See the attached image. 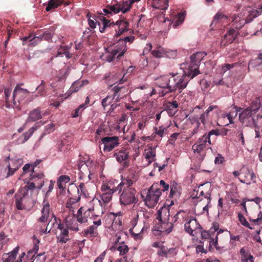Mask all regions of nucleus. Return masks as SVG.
I'll list each match as a JSON object with an SVG mask.
<instances>
[{
  "mask_svg": "<svg viewBox=\"0 0 262 262\" xmlns=\"http://www.w3.org/2000/svg\"><path fill=\"white\" fill-rule=\"evenodd\" d=\"M102 17L101 19L103 26L101 27L100 23H98L99 30L101 33L110 32L114 37H118L128 30L129 23L125 18L123 17L115 23L106 19L104 16Z\"/></svg>",
  "mask_w": 262,
  "mask_h": 262,
  "instance_id": "1",
  "label": "nucleus"
},
{
  "mask_svg": "<svg viewBox=\"0 0 262 262\" xmlns=\"http://www.w3.org/2000/svg\"><path fill=\"white\" fill-rule=\"evenodd\" d=\"M259 103H255L246 109L239 114L240 121L245 126L262 127V116L257 114Z\"/></svg>",
  "mask_w": 262,
  "mask_h": 262,
  "instance_id": "2",
  "label": "nucleus"
},
{
  "mask_svg": "<svg viewBox=\"0 0 262 262\" xmlns=\"http://www.w3.org/2000/svg\"><path fill=\"white\" fill-rule=\"evenodd\" d=\"M261 13L262 6L258 7L257 10L253 9L251 7L245 8L241 13L232 16V26L237 29H240L246 24L250 23Z\"/></svg>",
  "mask_w": 262,
  "mask_h": 262,
  "instance_id": "3",
  "label": "nucleus"
},
{
  "mask_svg": "<svg viewBox=\"0 0 262 262\" xmlns=\"http://www.w3.org/2000/svg\"><path fill=\"white\" fill-rule=\"evenodd\" d=\"M191 79L185 74V69L184 70L183 75H180L178 73H170L168 75V88H167V94L175 92L177 91H178L179 93H181L182 90L186 87L188 81Z\"/></svg>",
  "mask_w": 262,
  "mask_h": 262,
  "instance_id": "4",
  "label": "nucleus"
},
{
  "mask_svg": "<svg viewBox=\"0 0 262 262\" xmlns=\"http://www.w3.org/2000/svg\"><path fill=\"white\" fill-rule=\"evenodd\" d=\"M220 225L217 222H213L212 226L208 231L201 229L200 233L203 239H208L209 243V250L210 251L214 248L219 249L217 246L218 236L224 232L223 229H219Z\"/></svg>",
  "mask_w": 262,
  "mask_h": 262,
  "instance_id": "5",
  "label": "nucleus"
},
{
  "mask_svg": "<svg viewBox=\"0 0 262 262\" xmlns=\"http://www.w3.org/2000/svg\"><path fill=\"white\" fill-rule=\"evenodd\" d=\"M206 55V53L204 52H198L190 57V63L184 67L185 74L188 77L193 78L200 73L199 70L200 62Z\"/></svg>",
  "mask_w": 262,
  "mask_h": 262,
  "instance_id": "6",
  "label": "nucleus"
},
{
  "mask_svg": "<svg viewBox=\"0 0 262 262\" xmlns=\"http://www.w3.org/2000/svg\"><path fill=\"white\" fill-rule=\"evenodd\" d=\"M120 193L119 200L121 204L128 205L136 204L138 201L136 196L137 191L135 188H122L118 189Z\"/></svg>",
  "mask_w": 262,
  "mask_h": 262,
  "instance_id": "7",
  "label": "nucleus"
},
{
  "mask_svg": "<svg viewBox=\"0 0 262 262\" xmlns=\"http://www.w3.org/2000/svg\"><path fill=\"white\" fill-rule=\"evenodd\" d=\"M157 184H153L146 192V196L144 199L145 205L149 208L154 207L158 203L162 192L158 190Z\"/></svg>",
  "mask_w": 262,
  "mask_h": 262,
  "instance_id": "8",
  "label": "nucleus"
},
{
  "mask_svg": "<svg viewBox=\"0 0 262 262\" xmlns=\"http://www.w3.org/2000/svg\"><path fill=\"white\" fill-rule=\"evenodd\" d=\"M209 145L206 138L203 136L199 138L195 144L192 146V149L194 156L198 159L200 162H202L206 156V147Z\"/></svg>",
  "mask_w": 262,
  "mask_h": 262,
  "instance_id": "9",
  "label": "nucleus"
},
{
  "mask_svg": "<svg viewBox=\"0 0 262 262\" xmlns=\"http://www.w3.org/2000/svg\"><path fill=\"white\" fill-rule=\"evenodd\" d=\"M118 190V187L113 186L112 184L103 183L101 187L100 198L104 205L108 204L112 199L113 194Z\"/></svg>",
  "mask_w": 262,
  "mask_h": 262,
  "instance_id": "10",
  "label": "nucleus"
},
{
  "mask_svg": "<svg viewBox=\"0 0 262 262\" xmlns=\"http://www.w3.org/2000/svg\"><path fill=\"white\" fill-rule=\"evenodd\" d=\"M20 85H23V84H17L12 95L13 103L16 106L21 103H25V99L30 93L27 89L21 88Z\"/></svg>",
  "mask_w": 262,
  "mask_h": 262,
  "instance_id": "11",
  "label": "nucleus"
},
{
  "mask_svg": "<svg viewBox=\"0 0 262 262\" xmlns=\"http://www.w3.org/2000/svg\"><path fill=\"white\" fill-rule=\"evenodd\" d=\"M189 216L190 215L187 212L182 210H180L172 217L171 222L167 223L169 227L165 230V231L168 233H170L173 227V223L182 224L186 222Z\"/></svg>",
  "mask_w": 262,
  "mask_h": 262,
  "instance_id": "12",
  "label": "nucleus"
},
{
  "mask_svg": "<svg viewBox=\"0 0 262 262\" xmlns=\"http://www.w3.org/2000/svg\"><path fill=\"white\" fill-rule=\"evenodd\" d=\"M202 228L196 219L191 216L189 217V219L184 224L185 231L192 236L194 235L193 232H195L198 230L200 233Z\"/></svg>",
  "mask_w": 262,
  "mask_h": 262,
  "instance_id": "13",
  "label": "nucleus"
},
{
  "mask_svg": "<svg viewBox=\"0 0 262 262\" xmlns=\"http://www.w3.org/2000/svg\"><path fill=\"white\" fill-rule=\"evenodd\" d=\"M101 142L104 145L103 150L104 152L112 150L119 144V138L117 136L102 138Z\"/></svg>",
  "mask_w": 262,
  "mask_h": 262,
  "instance_id": "14",
  "label": "nucleus"
},
{
  "mask_svg": "<svg viewBox=\"0 0 262 262\" xmlns=\"http://www.w3.org/2000/svg\"><path fill=\"white\" fill-rule=\"evenodd\" d=\"M230 23V19L225 14L221 12H217L213 17L210 26H214L216 28L220 26H225Z\"/></svg>",
  "mask_w": 262,
  "mask_h": 262,
  "instance_id": "15",
  "label": "nucleus"
},
{
  "mask_svg": "<svg viewBox=\"0 0 262 262\" xmlns=\"http://www.w3.org/2000/svg\"><path fill=\"white\" fill-rule=\"evenodd\" d=\"M58 224V229L60 231V233L57 236V242L61 244H66L71 239V235L69 233V230L66 227L64 224L61 223Z\"/></svg>",
  "mask_w": 262,
  "mask_h": 262,
  "instance_id": "16",
  "label": "nucleus"
},
{
  "mask_svg": "<svg viewBox=\"0 0 262 262\" xmlns=\"http://www.w3.org/2000/svg\"><path fill=\"white\" fill-rule=\"evenodd\" d=\"M19 247H15L11 252L4 254L3 256V262H22L21 258L24 256L25 253L23 252L16 259Z\"/></svg>",
  "mask_w": 262,
  "mask_h": 262,
  "instance_id": "17",
  "label": "nucleus"
},
{
  "mask_svg": "<svg viewBox=\"0 0 262 262\" xmlns=\"http://www.w3.org/2000/svg\"><path fill=\"white\" fill-rule=\"evenodd\" d=\"M240 173L242 175V178H238L239 180L243 183L250 184L254 181L255 176L253 171H251L248 167H243L240 169Z\"/></svg>",
  "mask_w": 262,
  "mask_h": 262,
  "instance_id": "18",
  "label": "nucleus"
},
{
  "mask_svg": "<svg viewBox=\"0 0 262 262\" xmlns=\"http://www.w3.org/2000/svg\"><path fill=\"white\" fill-rule=\"evenodd\" d=\"M68 192L71 195H74L75 193L80 195L82 194L85 198L89 196V193L83 182L80 183L78 186L71 185L68 189Z\"/></svg>",
  "mask_w": 262,
  "mask_h": 262,
  "instance_id": "19",
  "label": "nucleus"
},
{
  "mask_svg": "<svg viewBox=\"0 0 262 262\" xmlns=\"http://www.w3.org/2000/svg\"><path fill=\"white\" fill-rule=\"evenodd\" d=\"M23 41V45H25L27 42H30V45L35 47L37 46L43 39V34L36 35L33 33H30L28 36H25L21 38Z\"/></svg>",
  "mask_w": 262,
  "mask_h": 262,
  "instance_id": "20",
  "label": "nucleus"
},
{
  "mask_svg": "<svg viewBox=\"0 0 262 262\" xmlns=\"http://www.w3.org/2000/svg\"><path fill=\"white\" fill-rule=\"evenodd\" d=\"M41 213V215L38 218V222L41 223H46L50 217V214L52 215L53 213L50 212V205L48 200L43 199Z\"/></svg>",
  "mask_w": 262,
  "mask_h": 262,
  "instance_id": "21",
  "label": "nucleus"
},
{
  "mask_svg": "<svg viewBox=\"0 0 262 262\" xmlns=\"http://www.w3.org/2000/svg\"><path fill=\"white\" fill-rule=\"evenodd\" d=\"M138 214H137L129 223L130 228L129 229V232L135 240L140 239L142 237L141 232L143 230V228H142L139 232V230H137V229H135V228L138 223Z\"/></svg>",
  "mask_w": 262,
  "mask_h": 262,
  "instance_id": "22",
  "label": "nucleus"
},
{
  "mask_svg": "<svg viewBox=\"0 0 262 262\" xmlns=\"http://www.w3.org/2000/svg\"><path fill=\"white\" fill-rule=\"evenodd\" d=\"M238 35V31L234 29H229L227 33L222 38L220 45L221 46H226L232 43Z\"/></svg>",
  "mask_w": 262,
  "mask_h": 262,
  "instance_id": "23",
  "label": "nucleus"
},
{
  "mask_svg": "<svg viewBox=\"0 0 262 262\" xmlns=\"http://www.w3.org/2000/svg\"><path fill=\"white\" fill-rule=\"evenodd\" d=\"M44 177L43 173L33 171L30 174L29 180L34 183L37 189H40L44 184Z\"/></svg>",
  "mask_w": 262,
  "mask_h": 262,
  "instance_id": "24",
  "label": "nucleus"
},
{
  "mask_svg": "<svg viewBox=\"0 0 262 262\" xmlns=\"http://www.w3.org/2000/svg\"><path fill=\"white\" fill-rule=\"evenodd\" d=\"M92 212L83 207H80L77 211L76 219L80 223H85L88 222V219L91 218L93 215Z\"/></svg>",
  "mask_w": 262,
  "mask_h": 262,
  "instance_id": "25",
  "label": "nucleus"
},
{
  "mask_svg": "<svg viewBox=\"0 0 262 262\" xmlns=\"http://www.w3.org/2000/svg\"><path fill=\"white\" fill-rule=\"evenodd\" d=\"M127 46L125 45L124 42L122 41L118 40V44L114 46L113 48H111V50L113 51V53H114V55H117V58L118 59H120L121 57L123 56L124 54L127 51Z\"/></svg>",
  "mask_w": 262,
  "mask_h": 262,
  "instance_id": "26",
  "label": "nucleus"
},
{
  "mask_svg": "<svg viewBox=\"0 0 262 262\" xmlns=\"http://www.w3.org/2000/svg\"><path fill=\"white\" fill-rule=\"evenodd\" d=\"M116 151L114 154V157L116 158L117 161L124 167L128 165V154L126 150H120L118 151Z\"/></svg>",
  "mask_w": 262,
  "mask_h": 262,
  "instance_id": "27",
  "label": "nucleus"
},
{
  "mask_svg": "<svg viewBox=\"0 0 262 262\" xmlns=\"http://www.w3.org/2000/svg\"><path fill=\"white\" fill-rule=\"evenodd\" d=\"M168 75L161 76L156 79V83L159 88L163 89L162 93L163 95L167 94Z\"/></svg>",
  "mask_w": 262,
  "mask_h": 262,
  "instance_id": "28",
  "label": "nucleus"
},
{
  "mask_svg": "<svg viewBox=\"0 0 262 262\" xmlns=\"http://www.w3.org/2000/svg\"><path fill=\"white\" fill-rule=\"evenodd\" d=\"M108 9L111 12V15L113 14L118 13L119 12H122V13H125L128 11L127 8L125 6L124 2L117 3L114 5H108Z\"/></svg>",
  "mask_w": 262,
  "mask_h": 262,
  "instance_id": "29",
  "label": "nucleus"
},
{
  "mask_svg": "<svg viewBox=\"0 0 262 262\" xmlns=\"http://www.w3.org/2000/svg\"><path fill=\"white\" fill-rule=\"evenodd\" d=\"M165 110L169 116H173L178 112V104L177 101L167 102L164 104Z\"/></svg>",
  "mask_w": 262,
  "mask_h": 262,
  "instance_id": "30",
  "label": "nucleus"
},
{
  "mask_svg": "<svg viewBox=\"0 0 262 262\" xmlns=\"http://www.w3.org/2000/svg\"><path fill=\"white\" fill-rule=\"evenodd\" d=\"M82 233L83 236L90 239H93L98 236L97 228L95 225L90 226L82 231Z\"/></svg>",
  "mask_w": 262,
  "mask_h": 262,
  "instance_id": "31",
  "label": "nucleus"
},
{
  "mask_svg": "<svg viewBox=\"0 0 262 262\" xmlns=\"http://www.w3.org/2000/svg\"><path fill=\"white\" fill-rule=\"evenodd\" d=\"M58 219L54 215V213L52 214V218L49 220V222L46 226V228H43L41 226L39 229V232L41 233L47 234L50 232L52 227L55 223H57Z\"/></svg>",
  "mask_w": 262,
  "mask_h": 262,
  "instance_id": "32",
  "label": "nucleus"
},
{
  "mask_svg": "<svg viewBox=\"0 0 262 262\" xmlns=\"http://www.w3.org/2000/svg\"><path fill=\"white\" fill-rule=\"evenodd\" d=\"M181 194V188L176 182H173L170 186L169 197L176 200L179 198Z\"/></svg>",
  "mask_w": 262,
  "mask_h": 262,
  "instance_id": "33",
  "label": "nucleus"
},
{
  "mask_svg": "<svg viewBox=\"0 0 262 262\" xmlns=\"http://www.w3.org/2000/svg\"><path fill=\"white\" fill-rule=\"evenodd\" d=\"M152 6L157 9L165 10L168 7V0H152Z\"/></svg>",
  "mask_w": 262,
  "mask_h": 262,
  "instance_id": "34",
  "label": "nucleus"
},
{
  "mask_svg": "<svg viewBox=\"0 0 262 262\" xmlns=\"http://www.w3.org/2000/svg\"><path fill=\"white\" fill-rule=\"evenodd\" d=\"M97 204L102 206L101 200L96 198H93L85 206H82V207L93 212L95 209V206Z\"/></svg>",
  "mask_w": 262,
  "mask_h": 262,
  "instance_id": "35",
  "label": "nucleus"
},
{
  "mask_svg": "<svg viewBox=\"0 0 262 262\" xmlns=\"http://www.w3.org/2000/svg\"><path fill=\"white\" fill-rule=\"evenodd\" d=\"M144 155L145 159L148 161V164H151L156 156V150L152 147H149L145 150Z\"/></svg>",
  "mask_w": 262,
  "mask_h": 262,
  "instance_id": "36",
  "label": "nucleus"
},
{
  "mask_svg": "<svg viewBox=\"0 0 262 262\" xmlns=\"http://www.w3.org/2000/svg\"><path fill=\"white\" fill-rule=\"evenodd\" d=\"M41 118V112L39 108H37L30 112L28 121H36Z\"/></svg>",
  "mask_w": 262,
  "mask_h": 262,
  "instance_id": "37",
  "label": "nucleus"
},
{
  "mask_svg": "<svg viewBox=\"0 0 262 262\" xmlns=\"http://www.w3.org/2000/svg\"><path fill=\"white\" fill-rule=\"evenodd\" d=\"M77 222L75 219L67 220L64 225L68 230L77 232L79 230Z\"/></svg>",
  "mask_w": 262,
  "mask_h": 262,
  "instance_id": "38",
  "label": "nucleus"
},
{
  "mask_svg": "<svg viewBox=\"0 0 262 262\" xmlns=\"http://www.w3.org/2000/svg\"><path fill=\"white\" fill-rule=\"evenodd\" d=\"M64 0H50L46 8V10L49 12L52 9H56L62 4Z\"/></svg>",
  "mask_w": 262,
  "mask_h": 262,
  "instance_id": "39",
  "label": "nucleus"
},
{
  "mask_svg": "<svg viewBox=\"0 0 262 262\" xmlns=\"http://www.w3.org/2000/svg\"><path fill=\"white\" fill-rule=\"evenodd\" d=\"M35 130L34 127L30 128L27 132L24 133L18 139L20 143H24L26 142L33 135Z\"/></svg>",
  "mask_w": 262,
  "mask_h": 262,
  "instance_id": "40",
  "label": "nucleus"
},
{
  "mask_svg": "<svg viewBox=\"0 0 262 262\" xmlns=\"http://www.w3.org/2000/svg\"><path fill=\"white\" fill-rule=\"evenodd\" d=\"M70 180L69 176L66 175H62L60 176L57 180V186L60 189L63 190L65 188V185Z\"/></svg>",
  "mask_w": 262,
  "mask_h": 262,
  "instance_id": "41",
  "label": "nucleus"
},
{
  "mask_svg": "<svg viewBox=\"0 0 262 262\" xmlns=\"http://www.w3.org/2000/svg\"><path fill=\"white\" fill-rule=\"evenodd\" d=\"M186 16L185 12H180L178 14L177 16L174 18L173 23V27L177 28L179 25H181L184 21Z\"/></svg>",
  "mask_w": 262,
  "mask_h": 262,
  "instance_id": "42",
  "label": "nucleus"
},
{
  "mask_svg": "<svg viewBox=\"0 0 262 262\" xmlns=\"http://www.w3.org/2000/svg\"><path fill=\"white\" fill-rule=\"evenodd\" d=\"M80 200V194H76L71 195L66 203V207L69 209L73 208V205L78 202Z\"/></svg>",
  "mask_w": 262,
  "mask_h": 262,
  "instance_id": "43",
  "label": "nucleus"
},
{
  "mask_svg": "<svg viewBox=\"0 0 262 262\" xmlns=\"http://www.w3.org/2000/svg\"><path fill=\"white\" fill-rule=\"evenodd\" d=\"M112 91L115 93V96L120 94L124 97L125 95V93L127 92L128 89L124 86L119 85V84H118L113 88Z\"/></svg>",
  "mask_w": 262,
  "mask_h": 262,
  "instance_id": "44",
  "label": "nucleus"
},
{
  "mask_svg": "<svg viewBox=\"0 0 262 262\" xmlns=\"http://www.w3.org/2000/svg\"><path fill=\"white\" fill-rule=\"evenodd\" d=\"M136 182L134 180H132L129 178L127 177L125 179L123 180V181L120 183L117 187L118 189L120 187L122 188H134L133 185L134 183Z\"/></svg>",
  "mask_w": 262,
  "mask_h": 262,
  "instance_id": "45",
  "label": "nucleus"
},
{
  "mask_svg": "<svg viewBox=\"0 0 262 262\" xmlns=\"http://www.w3.org/2000/svg\"><path fill=\"white\" fill-rule=\"evenodd\" d=\"M168 213L167 216H169V210H167L166 208H161L159 209L157 213L156 219L159 221L161 224H164L166 221V219H163L162 214L165 213V214Z\"/></svg>",
  "mask_w": 262,
  "mask_h": 262,
  "instance_id": "46",
  "label": "nucleus"
},
{
  "mask_svg": "<svg viewBox=\"0 0 262 262\" xmlns=\"http://www.w3.org/2000/svg\"><path fill=\"white\" fill-rule=\"evenodd\" d=\"M166 53V51L161 46L158 47L157 49L151 51L152 55L156 58L163 57Z\"/></svg>",
  "mask_w": 262,
  "mask_h": 262,
  "instance_id": "47",
  "label": "nucleus"
},
{
  "mask_svg": "<svg viewBox=\"0 0 262 262\" xmlns=\"http://www.w3.org/2000/svg\"><path fill=\"white\" fill-rule=\"evenodd\" d=\"M107 127L104 124H101L99 126L96 132V139L99 137L105 136L107 135Z\"/></svg>",
  "mask_w": 262,
  "mask_h": 262,
  "instance_id": "48",
  "label": "nucleus"
},
{
  "mask_svg": "<svg viewBox=\"0 0 262 262\" xmlns=\"http://www.w3.org/2000/svg\"><path fill=\"white\" fill-rule=\"evenodd\" d=\"M116 97V96H115V93L114 92L113 95H109L103 98L101 101V104L103 108L105 109L109 104H112L113 102H114V100Z\"/></svg>",
  "mask_w": 262,
  "mask_h": 262,
  "instance_id": "49",
  "label": "nucleus"
},
{
  "mask_svg": "<svg viewBox=\"0 0 262 262\" xmlns=\"http://www.w3.org/2000/svg\"><path fill=\"white\" fill-rule=\"evenodd\" d=\"M11 94V90L9 88H6L4 90V95L6 105L7 107H9L10 105V103L13 101L12 97L10 98Z\"/></svg>",
  "mask_w": 262,
  "mask_h": 262,
  "instance_id": "50",
  "label": "nucleus"
},
{
  "mask_svg": "<svg viewBox=\"0 0 262 262\" xmlns=\"http://www.w3.org/2000/svg\"><path fill=\"white\" fill-rule=\"evenodd\" d=\"M35 188H37V186L34 184V183L29 180L27 183V185L21 190V193H24V196L26 195L29 190L32 191Z\"/></svg>",
  "mask_w": 262,
  "mask_h": 262,
  "instance_id": "51",
  "label": "nucleus"
},
{
  "mask_svg": "<svg viewBox=\"0 0 262 262\" xmlns=\"http://www.w3.org/2000/svg\"><path fill=\"white\" fill-rule=\"evenodd\" d=\"M106 51L107 53L103 56V60L110 62L113 60L116 55H114V53H113V51L110 47L106 49Z\"/></svg>",
  "mask_w": 262,
  "mask_h": 262,
  "instance_id": "52",
  "label": "nucleus"
},
{
  "mask_svg": "<svg viewBox=\"0 0 262 262\" xmlns=\"http://www.w3.org/2000/svg\"><path fill=\"white\" fill-rule=\"evenodd\" d=\"M237 107H234L230 112L227 115L228 119L230 123H233V119L236 117L238 114Z\"/></svg>",
  "mask_w": 262,
  "mask_h": 262,
  "instance_id": "53",
  "label": "nucleus"
},
{
  "mask_svg": "<svg viewBox=\"0 0 262 262\" xmlns=\"http://www.w3.org/2000/svg\"><path fill=\"white\" fill-rule=\"evenodd\" d=\"M54 33V29L53 28L46 30L43 33V39L48 41H50L52 39Z\"/></svg>",
  "mask_w": 262,
  "mask_h": 262,
  "instance_id": "54",
  "label": "nucleus"
},
{
  "mask_svg": "<svg viewBox=\"0 0 262 262\" xmlns=\"http://www.w3.org/2000/svg\"><path fill=\"white\" fill-rule=\"evenodd\" d=\"M86 107L85 104L80 105L72 114V117L73 118L77 117L82 114L83 110Z\"/></svg>",
  "mask_w": 262,
  "mask_h": 262,
  "instance_id": "55",
  "label": "nucleus"
},
{
  "mask_svg": "<svg viewBox=\"0 0 262 262\" xmlns=\"http://www.w3.org/2000/svg\"><path fill=\"white\" fill-rule=\"evenodd\" d=\"M22 196H20L19 198L18 196L15 201V205L16 208L18 210H23L25 209V206L23 204V201L26 195L24 196V193H22Z\"/></svg>",
  "mask_w": 262,
  "mask_h": 262,
  "instance_id": "56",
  "label": "nucleus"
},
{
  "mask_svg": "<svg viewBox=\"0 0 262 262\" xmlns=\"http://www.w3.org/2000/svg\"><path fill=\"white\" fill-rule=\"evenodd\" d=\"M158 186V190L160 192L162 191L164 192L167 191L169 189V186L168 184H166L164 180H161L159 183H156Z\"/></svg>",
  "mask_w": 262,
  "mask_h": 262,
  "instance_id": "57",
  "label": "nucleus"
},
{
  "mask_svg": "<svg viewBox=\"0 0 262 262\" xmlns=\"http://www.w3.org/2000/svg\"><path fill=\"white\" fill-rule=\"evenodd\" d=\"M220 135V132L218 129H212L210 130L207 134H205L203 136L208 140L209 145L211 144L210 136L212 135L218 136Z\"/></svg>",
  "mask_w": 262,
  "mask_h": 262,
  "instance_id": "58",
  "label": "nucleus"
},
{
  "mask_svg": "<svg viewBox=\"0 0 262 262\" xmlns=\"http://www.w3.org/2000/svg\"><path fill=\"white\" fill-rule=\"evenodd\" d=\"M240 254L241 255V260H245V259H248L250 258H253V256L249 252L246 251L244 248H242L240 249Z\"/></svg>",
  "mask_w": 262,
  "mask_h": 262,
  "instance_id": "59",
  "label": "nucleus"
},
{
  "mask_svg": "<svg viewBox=\"0 0 262 262\" xmlns=\"http://www.w3.org/2000/svg\"><path fill=\"white\" fill-rule=\"evenodd\" d=\"M117 250L119 251L120 255L123 256L126 254L129 251V248L126 245H122L117 246Z\"/></svg>",
  "mask_w": 262,
  "mask_h": 262,
  "instance_id": "60",
  "label": "nucleus"
},
{
  "mask_svg": "<svg viewBox=\"0 0 262 262\" xmlns=\"http://www.w3.org/2000/svg\"><path fill=\"white\" fill-rule=\"evenodd\" d=\"M44 254L45 253H41L35 256L33 255L32 258L33 260L31 262H44L46 260V257L43 256Z\"/></svg>",
  "mask_w": 262,
  "mask_h": 262,
  "instance_id": "61",
  "label": "nucleus"
},
{
  "mask_svg": "<svg viewBox=\"0 0 262 262\" xmlns=\"http://www.w3.org/2000/svg\"><path fill=\"white\" fill-rule=\"evenodd\" d=\"M200 122L202 123L204 125L205 124L206 122L209 120V114L206 111L202 114L199 118Z\"/></svg>",
  "mask_w": 262,
  "mask_h": 262,
  "instance_id": "62",
  "label": "nucleus"
},
{
  "mask_svg": "<svg viewBox=\"0 0 262 262\" xmlns=\"http://www.w3.org/2000/svg\"><path fill=\"white\" fill-rule=\"evenodd\" d=\"M81 86L82 84H80L79 82H75L71 86L70 92L71 93L76 92L79 91Z\"/></svg>",
  "mask_w": 262,
  "mask_h": 262,
  "instance_id": "63",
  "label": "nucleus"
},
{
  "mask_svg": "<svg viewBox=\"0 0 262 262\" xmlns=\"http://www.w3.org/2000/svg\"><path fill=\"white\" fill-rule=\"evenodd\" d=\"M45 83L43 81H42L41 83L36 88L38 93L39 94L40 96H44L45 95Z\"/></svg>",
  "mask_w": 262,
  "mask_h": 262,
  "instance_id": "64",
  "label": "nucleus"
}]
</instances>
